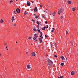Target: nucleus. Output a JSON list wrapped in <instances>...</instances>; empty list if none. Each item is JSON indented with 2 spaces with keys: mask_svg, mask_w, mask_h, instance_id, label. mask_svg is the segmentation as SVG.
I'll use <instances>...</instances> for the list:
<instances>
[{
  "mask_svg": "<svg viewBox=\"0 0 78 78\" xmlns=\"http://www.w3.org/2000/svg\"><path fill=\"white\" fill-rule=\"evenodd\" d=\"M53 45H56V43H54L53 44Z\"/></svg>",
  "mask_w": 78,
  "mask_h": 78,
  "instance_id": "38",
  "label": "nucleus"
},
{
  "mask_svg": "<svg viewBox=\"0 0 78 78\" xmlns=\"http://www.w3.org/2000/svg\"><path fill=\"white\" fill-rule=\"evenodd\" d=\"M60 58H62V61H64V56H61L60 57Z\"/></svg>",
  "mask_w": 78,
  "mask_h": 78,
  "instance_id": "13",
  "label": "nucleus"
},
{
  "mask_svg": "<svg viewBox=\"0 0 78 78\" xmlns=\"http://www.w3.org/2000/svg\"><path fill=\"white\" fill-rule=\"evenodd\" d=\"M44 27L45 28H47V27L46 26H45Z\"/></svg>",
  "mask_w": 78,
  "mask_h": 78,
  "instance_id": "45",
  "label": "nucleus"
},
{
  "mask_svg": "<svg viewBox=\"0 0 78 78\" xmlns=\"http://www.w3.org/2000/svg\"><path fill=\"white\" fill-rule=\"evenodd\" d=\"M27 12H24V15H26L27 14Z\"/></svg>",
  "mask_w": 78,
  "mask_h": 78,
  "instance_id": "37",
  "label": "nucleus"
},
{
  "mask_svg": "<svg viewBox=\"0 0 78 78\" xmlns=\"http://www.w3.org/2000/svg\"><path fill=\"white\" fill-rule=\"evenodd\" d=\"M13 12L15 14H17V12H16V11H13Z\"/></svg>",
  "mask_w": 78,
  "mask_h": 78,
  "instance_id": "23",
  "label": "nucleus"
},
{
  "mask_svg": "<svg viewBox=\"0 0 78 78\" xmlns=\"http://www.w3.org/2000/svg\"><path fill=\"white\" fill-rule=\"evenodd\" d=\"M16 44H17V42L16 41Z\"/></svg>",
  "mask_w": 78,
  "mask_h": 78,
  "instance_id": "59",
  "label": "nucleus"
},
{
  "mask_svg": "<svg viewBox=\"0 0 78 78\" xmlns=\"http://www.w3.org/2000/svg\"><path fill=\"white\" fill-rule=\"evenodd\" d=\"M63 77V76H60V78H62V77Z\"/></svg>",
  "mask_w": 78,
  "mask_h": 78,
  "instance_id": "40",
  "label": "nucleus"
},
{
  "mask_svg": "<svg viewBox=\"0 0 78 78\" xmlns=\"http://www.w3.org/2000/svg\"><path fill=\"white\" fill-rule=\"evenodd\" d=\"M47 28H48V26L47 25V27H46Z\"/></svg>",
  "mask_w": 78,
  "mask_h": 78,
  "instance_id": "46",
  "label": "nucleus"
},
{
  "mask_svg": "<svg viewBox=\"0 0 78 78\" xmlns=\"http://www.w3.org/2000/svg\"><path fill=\"white\" fill-rule=\"evenodd\" d=\"M62 18H63V16H61V17H60V19H62Z\"/></svg>",
  "mask_w": 78,
  "mask_h": 78,
  "instance_id": "33",
  "label": "nucleus"
},
{
  "mask_svg": "<svg viewBox=\"0 0 78 78\" xmlns=\"http://www.w3.org/2000/svg\"><path fill=\"white\" fill-rule=\"evenodd\" d=\"M31 5V3L30 2H29V1H27V5L28 6H30Z\"/></svg>",
  "mask_w": 78,
  "mask_h": 78,
  "instance_id": "6",
  "label": "nucleus"
},
{
  "mask_svg": "<svg viewBox=\"0 0 78 78\" xmlns=\"http://www.w3.org/2000/svg\"><path fill=\"white\" fill-rule=\"evenodd\" d=\"M58 78H60V77H58Z\"/></svg>",
  "mask_w": 78,
  "mask_h": 78,
  "instance_id": "58",
  "label": "nucleus"
},
{
  "mask_svg": "<svg viewBox=\"0 0 78 78\" xmlns=\"http://www.w3.org/2000/svg\"><path fill=\"white\" fill-rule=\"evenodd\" d=\"M68 3L69 5H70L71 3H72V2L71 1H69L68 2Z\"/></svg>",
  "mask_w": 78,
  "mask_h": 78,
  "instance_id": "16",
  "label": "nucleus"
},
{
  "mask_svg": "<svg viewBox=\"0 0 78 78\" xmlns=\"http://www.w3.org/2000/svg\"><path fill=\"white\" fill-rule=\"evenodd\" d=\"M32 22H34L35 21L33 19H32Z\"/></svg>",
  "mask_w": 78,
  "mask_h": 78,
  "instance_id": "30",
  "label": "nucleus"
},
{
  "mask_svg": "<svg viewBox=\"0 0 78 78\" xmlns=\"http://www.w3.org/2000/svg\"><path fill=\"white\" fill-rule=\"evenodd\" d=\"M38 29H39V27H38Z\"/></svg>",
  "mask_w": 78,
  "mask_h": 78,
  "instance_id": "56",
  "label": "nucleus"
},
{
  "mask_svg": "<svg viewBox=\"0 0 78 78\" xmlns=\"http://www.w3.org/2000/svg\"><path fill=\"white\" fill-rule=\"evenodd\" d=\"M61 65L62 66H64V63H61Z\"/></svg>",
  "mask_w": 78,
  "mask_h": 78,
  "instance_id": "21",
  "label": "nucleus"
},
{
  "mask_svg": "<svg viewBox=\"0 0 78 78\" xmlns=\"http://www.w3.org/2000/svg\"><path fill=\"white\" fill-rule=\"evenodd\" d=\"M39 27V25L38 24V25H37V28Z\"/></svg>",
  "mask_w": 78,
  "mask_h": 78,
  "instance_id": "36",
  "label": "nucleus"
},
{
  "mask_svg": "<svg viewBox=\"0 0 78 78\" xmlns=\"http://www.w3.org/2000/svg\"><path fill=\"white\" fill-rule=\"evenodd\" d=\"M11 20H13V21L15 20V19H14V17L12 16V18L11 19Z\"/></svg>",
  "mask_w": 78,
  "mask_h": 78,
  "instance_id": "15",
  "label": "nucleus"
},
{
  "mask_svg": "<svg viewBox=\"0 0 78 78\" xmlns=\"http://www.w3.org/2000/svg\"><path fill=\"white\" fill-rule=\"evenodd\" d=\"M32 56H36V54H35V52H33L32 53Z\"/></svg>",
  "mask_w": 78,
  "mask_h": 78,
  "instance_id": "8",
  "label": "nucleus"
},
{
  "mask_svg": "<svg viewBox=\"0 0 78 78\" xmlns=\"http://www.w3.org/2000/svg\"><path fill=\"white\" fill-rule=\"evenodd\" d=\"M37 24H38V25H40V23H39V22H38V21L37 22Z\"/></svg>",
  "mask_w": 78,
  "mask_h": 78,
  "instance_id": "24",
  "label": "nucleus"
},
{
  "mask_svg": "<svg viewBox=\"0 0 78 78\" xmlns=\"http://www.w3.org/2000/svg\"><path fill=\"white\" fill-rule=\"evenodd\" d=\"M31 45H33V44H31Z\"/></svg>",
  "mask_w": 78,
  "mask_h": 78,
  "instance_id": "61",
  "label": "nucleus"
},
{
  "mask_svg": "<svg viewBox=\"0 0 78 78\" xmlns=\"http://www.w3.org/2000/svg\"><path fill=\"white\" fill-rule=\"evenodd\" d=\"M18 72H19L20 71V69H19V70H18Z\"/></svg>",
  "mask_w": 78,
  "mask_h": 78,
  "instance_id": "55",
  "label": "nucleus"
},
{
  "mask_svg": "<svg viewBox=\"0 0 78 78\" xmlns=\"http://www.w3.org/2000/svg\"><path fill=\"white\" fill-rule=\"evenodd\" d=\"M41 29L42 30H45V28L44 27L43 28H42Z\"/></svg>",
  "mask_w": 78,
  "mask_h": 78,
  "instance_id": "20",
  "label": "nucleus"
},
{
  "mask_svg": "<svg viewBox=\"0 0 78 78\" xmlns=\"http://www.w3.org/2000/svg\"><path fill=\"white\" fill-rule=\"evenodd\" d=\"M26 51H28V49H26Z\"/></svg>",
  "mask_w": 78,
  "mask_h": 78,
  "instance_id": "42",
  "label": "nucleus"
},
{
  "mask_svg": "<svg viewBox=\"0 0 78 78\" xmlns=\"http://www.w3.org/2000/svg\"><path fill=\"white\" fill-rule=\"evenodd\" d=\"M47 66L48 67H51L52 66V65H53V62L50 60L48 59L47 60Z\"/></svg>",
  "mask_w": 78,
  "mask_h": 78,
  "instance_id": "1",
  "label": "nucleus"
},
{
  "mask_svg": "<svg viewBox=\"0 0 78 78\" xmlns=\"http://www.w3.org/2000/svg\"><path fill=\"white\" fill-rule=\"evenodd\" d=\"M16 12L18 13H20V10L19 9H16Z\"/></svg>",
  "mask_w": 78,
  "mask_h": 78,
  "instance_id": "4",
  "label": "nucleus"
},
{
  "mask_svg": "<svg viewBox=\"0 0 78 78\" xmlns=\"http://www.w3.org/2000/svg\"><path fill=\"white\" fill-rule=\"evenodd\" d=\"M26 54H27V55H28V52H26Z\"/></svg>",
  "mask_w": 78,
  "mask_h": 78,
  "instance_id": "49",
  "label": "nucleus"
},
{
  "mask_svg": "<svg viewBox=\"0 0 78 78\" xmlns=\"http://www.w3.org/2000/svg\"><path fill=\"white\" fill-rule=\"evenodd\" d=\"M6 48H7V50H8V47L6 46Z\"/></svg>",
  "mask_w": 78,
  "mask_h": 78,
  "instance_id": "35",
  "label": "nucleus"
},
{
  "mask_svg": "<svg viewBox=\"0 0 78 78\" xmlns=\"http://www.w3.org/2000/svg\"><path fill=\"white\" fill-rule=\"evenodd\" d=\"M52 29L53 30H55V28H52Z\"/></svg>",
  "mask_w": 78,
  "mask_h": 78,
  "instance_id": "52",
  "label": "nucleus"
},
{
  "mask_svg": "<svg viewBox=\"0 0 78 78\" xmlns=\"http://www.w3.org/2000/svg\"><path fill=\"white\" fill-rule=\"evenodd\" d=\"M54 31V30H52L51 31V32H53Z\"/></svg>",
  "mask_w": 78,
  "mask_h": 78,
  "instance_id": "43",
  "label": "nucleus"
},
{
  "mask_svg": "<svg viewBox=\"0 0 78 78\" xmlns=\"http://www.w3.org/2000/svg\"><path fill=\"white\" fill-rule=\"evenodd\" d=\"M12 2H13V1L12 0L10 1V3H12Z\"/></svg>",
  "mask_w": 78,
  "mask_h": 78,
  "instance_id": "22",
  "label": "nucleus"
},
{
  "mask_svg": "<svg viewBox=\"0 0 78 78\" xmlns=\"http://www.w3.org/2000/svg\"><path fill=\"white\" fill-rule=\"evenodd\" d=\"M66 1H65V2H66Z\"/></svg>",
  "mask_w": 78,
  "mask_h": 78,
  "instance_id": "63",
  "label": "nucleus"
},
{
  "mask_svg": "<svg viewBox=\"0 0 78 78\" xmlns=\"http://www.w3.org/2000/svg\"><path fill=\"white\" fill-rule=\"evenodd\" d=\"M43 17L44 18H45V16H43Z\"/></svg>",
  "mask_w": 78,
  "mask_h": 78,
  "instance_id": "51",
  "label": "nucleus"
},
{
  "mask_svg": "<svg viewBox=\"0 0 78 78\" xmlns=\"http://www.w3.org/2000/svg\"><path fill=\"white\" fill-rule=\"evenodd\" d=\"M34 16H36V15L35 14H34Z\"/></svg>",
  "mask_w": 78,
  "mask_h": 78,
  "instance_id": "62",
  "label": "nucleus"
},
{
  "mask_svg": "<svg viewBox=\"0 0 78 78\" xmlns=\"http://www.w3.org/2000/svg\"><path fill=\"white\" fill-rule=\"evenodd\" d=\"M7 44H8L7 43H5V44H4V45H7Z\"/></svg>",
  "mask_w": 78,
  "mask_h": 78,
  "instance_id": "31",
  "label": "nucleus"
},
{
  "mask_svg": "<svg viewBox=\"0 0 78 78\" xmlns=\"http://www.w3.org/2000/svg\"><path fill=\"white\" fill-rule=\"evenodd\" d=\"M55 14H56V12H54L53 13V15H55Z\"/></svg>",
  "mask_w": 78,
  "mask_h": 78,
  "instance_id": "26",
  "label": "nucleus"
},
{
  "mask_svg": "<svg viewBox=\"0 0 78 78\" xmlns=\"http://www.w3.org/2000/svg\"><path fill=\"white\" fill-rule=\"evenodd\" d=\"M71 75H75V72L72 71L71 73Z\"/></svg>",
  "mask_w": 78,
  "mask_h": 78,
  "instance_id": "11",
  "label": "nucleus"
},
{
  "mask_svg": "<svg viewBox=\"0 0 78 78\" xmlns=\"http://www.w3.org/2000/svg\"><path fill=\"white\" fill-rule=\"evenodd\" d=\"M43 37H41V39H43Z\"/></svg>",
  "mask_w": 78,
  "mask_h": 78,
  "instance_id": "48",
  "label": "nucleus"
},
{
  "mask_svg": "<svg viewBox=\"0 0 78 78\" xmlns=\"http://www.w3.org/2000/svg\"><path fill=\"white\" fill-rule=\"evenodd\" d=\"M45 23H46V24H47V23H48V22H47V21H46L45 22Z\"/></svg>",
  "mask_w": 78,
  "mask_h": 78,
  "instance_id": "41",
  "label": "nucleus"
},
{
  "mask_svg": "<svg viewBox=\"0 0 78 78\" xmlns=\"http://www.w3.org/2000/svg\"><path fill=\"white\" fill-rule=\"evenodd\" d=\"M54 56L55 58H57V57H58V56L57 55H55Z\"/></svg>",
  "mask_w": 78,
  "mask_h": 78,
  "instance_id": "39",
  "label": "nucleus"
},
{
  "mask_svg": "<svg viewBox=\"0 0 78 78\" xmlns=\"http://www.w3.org/2000/svg\"><path fill=\"white\" fill-rule=\"evenodd\" d=\"M38 17H39V16H37L35 17V18H36V19H37V18H38Z\"/></svg>",
  "mask_w": 78,
  "mask_h": 78,
  "instance_id": "27",
  "label": "nucleus"
},
{
  "mask_svg": "<svg viewBox=\"0 0 78 78\" xmlns=\"http://www.w3.org/2000/svg\"><path fill=\"white\" fill-rule=\"evenodd\" d=\"M73 11H74L75 10V8H73L72 9Z\"/></svg>",
  "mask_w": 78,
  "mask_h": 78,
  "instance_id": "17",
  "label": "nucleus"
},
{
  "mask_svg": "<svg viewBox=\"0 0 78 78\" xmlns=\"http://www.w3.org/2000/svg\"><path fill=\"white\" fill-rule=\"evenodd\" d=\"M67 60V58H66V59L65 58H64V60L66 61Z\"/></svg>",
  "mask_w": 78,
  "mask_h": 78,
  "instance_id": "29",
  "label": "nucleus"
},
{
  "mask_svg": "<svg viewBox=\"0 0 78 78\" xmlns=\"http://www.w3.org/2000/svg\"><path fill=\"white\" fill-rule=\"evenodd\" d=\"M4 21H3V20L2 19H1V20H0V23H3V22H4Z\"/></svg>",
  "mask_w": 78,
  "mask_h": 78,
  "instance_id": "14",
  "label": "nucleus"
},
{
  "mask_svg": "<svg viewBox=\"0 0 78 78\" xmlns=\"http://www.w3.org/2000/svg\"><path fill=\"white\" fill-rule=\"evenodd\" d=\"M1 55H2V54H0V56H1Z\"/></svg>",
  "mask_w": 78,
  "mask_h": 78,
  "instance_id": "60",
  "label": "nucleus"
},
{
  "mask_svg": "<svg viewBox=\"0 0 78 78\" xmlns=\"http://www.w3.org/2000/svg\"><path fill=\"white\" fill-rule=\"evenodd\" d=\"M49 14H50V15H51V12H50L49 13Z\"/></svg>",
  "mask_w": 78,
  "mask_h": 78,
  "instance_id": "47",
  "label": "nucleus"
},
{
  "mask_svg": "<svg viewBox=\"0 0 78 78\" xmlns=\"http://www.w3.org/2000/svg\"><path fill=\"white\" fill-rule=\"evenodd\" d=\"M36 41H37V40H36Z\"/></svg>",
  "mask_w": 78,
  "mask_h": 78,
  "instance_id": "57",
  "label": "nucleus"
},
{
  "mask_svg": "<svg viewBox=\"0 0 78 78\" xmlns=\"http://www.w3.org/2000/svg\"><path fill=\"white\" fill-rule=\"evenodd\" d=\"M71 44H73V43L72 42H71Z\"/></svg>",
  "mask_w": 78,
  "mask_h": 78,
  "instance_id": "54",
  "label": "nucleus"
},
{
  "mask_svg": "<svg viewBox=\"0 0 78 78\" xmlns=\"http://www.w3.org/2000/svg\"><path fill=\"white\" fill-rule=\"evenodd\" d=\"M13 21H14L13 20H12V22H13Z\"/></svg>",
  "mask_w": 78,
  "mask_h": 78,
  "instance_id": "53",
  "label": "nucleus"
},
{
  "mask_svg": "<svg viewBox=\"0 0 78 78\" xmlns=\"http://www.w3.org/2000/svg\"><path fill=\"white\" fill-rule=\"evenodd\" d=\"M33 30H34V31L35 32L37 31V30L35 28Z\"/></svg>",
  "mask_w": 78,
  "mask_h": 78,
  "instance_id": "19",
  "label": "nucleus"
},
{
  "mask_svg": "<svg viewBox=\"0 0 78 78\" xmlns=\"http://www.w3.org/2000/svg\"><path fill=\"white\" fill-rule=\"evenodd\" d=\"M39 39L40 41V43L41 44V43H42V40L41 38H39Z\"/></svg>",
  "mask_w": 78,
  "mask_h": 78,
  "instance_id": "9",
  "label": "nucleus"
},
{
  "mask_svg": "<svg viewBox=\"0 0 78 78\" xmlns=\"http://www.w3.org/2000/svg\"><path fill=\"white\" fill-rule=\"evenodd\" d=\"M36 38L34 37L33 38V40H36Z\"/></svg>",
  "mask_w": 78,
  "mask_h": 78,
  "instance_id": "25",
  "label": "nucleus"
},
{
  "mask_svg": "<svg viewBox=\"0 0 78 78\" xmlns=\"http://www.w3.org/2000/svg\"><path fill=\"white\" fill-rule=\"evenodd\" d=\"M34 36H35L36 38H37V37H38V35L37 34H35Z\"/></svg>",
  "mask_w": 78,
  "mask_h": 78,
  "instance_id": "12",
  "label": "nucleus"
},
{
  "mask_svg": "<svg viewBox=\"0 0 78 78\" xmlns=\"http://www.w3.org/2000/svg\"><path fill=\"white\" fill-rule=\"evenodd\" d=\"M31 2L32 3H34L32 1H31Z\"/></svg>",
  "mask_w": 78,
  "mask_h": 78,
  "instance_id": "50",
  "label": "nucleus"
},
{
  "mask_svg": "<svg viewBox=\"0 0 78 78\" xmlns=\"http://www.w3.org/2000/svg\"><path fill=\"white\" fill-rule=\"evenodd\" d=\"M45 37H47V35H45Z\"/></svg>",
  "mask_w": 78,
  "mask_h": 78,
  "instance_id": "44",
  "label": "nucleus"
},
{
  "mask_svg": "<svg viewBox=\"0 0 78 78\" xmlns=\"http://www.w3.org/2000/svg\"><path fill=\"white\" fill-rule=\"evenodd\" d=\"M18 0H16V1H17Z\"/></svg>",
  "mask_w": 78,
  "mask_h": 78,
  "instance_id": "64",
  "label": "nucleus"
},
{
  "mask_svg": "<svg viewBox=\"0 0 78 78\" xmlns=\"http://www.w3.org/2000/svg\"><path fill=\"white\" fill-rule=\"evenodd\" d=\"M37 31H38V33H40L41 35L40 36V37H41L42 36V33L41 32V31H40V30L38 29Z\"/></svg>",
  "mask_w": 78,
  "mask_h": 78,
  "instance_id": "3",
  "label": "nucleus"
},
{
  "mask_svg": "<svg viewBox=\"0 0 78 78\" xmlns=\"http://www.w3.org/2000/svg\"><path fill=\"white\" fill-rule=\"evenodd\" d=\"M63 11H64V10L62 9H60L58 10V13L59 15H60V12L62 13Z\"/></svg>",
  "mask_w": 78,
  "mask_h": 78,
  "instance_id": "2",
  "label": "nucleus"
},
{
  "mask_svg": "<svg viewBox=\"0 0 78 78\" xmlns=\"http://www.w3.org/2000/svg\"><path fill=\"white\" fill-rule=\"evenodd\" d=\"M31 65H27V69H31Z\"/></svg>",
  "mask_w": 78,
  "mask_h": 78,
  "instance_id": "5",
  "label": "nucleus"
},
{
  "mask_svg": "<svg viewBox=\"0 0 78 78\" xmlns=\"http://www.w3.org/2000/svg\"><path fill=\"white\" fill-rule=\"evenodd\" d=\"M68 32L67 31H66V34H68Z\"/></svg>",
  "mask_w": 78,
  "mask_h": 78,
  "instance_id": "32",
  "label": "nucleus"
},
{
  "mask_svg": "<svg viewBox=\"0 0 78 78\" xmlns=\"http://www.w3.org/2000/svg\"><path fill=\"white\" fill-rule=\"evenodd\" d=\"M13 26H16V24H15V23H14Z\"/></svg>",
  "mask_w": 78,
  "mask_h": 78,
  "instance_id": "34",
  "label": "nucleus"
},
{
  "mask_svg": "<svg viewBox=\"0 0 78 78\" xmlns=\"http://www.w3.org/2000/svg\"><path fill=\"white\" fill-rule=\"evenodd\" d=\"M40 7H41V8H42V6H43V5H40Z\"/></svg>",
  "mask_w": 78,
  "mask_h": 78,
  "instance_id": "28",
  "label": "nucleus"
},
{
  "mask_svg": "<svg viewBox=\"0 0 78 78\" xmlns=\"http://www.w3.org/2000/svg\"><path fill=\"white\" fill-rule=\"evenodd\" d=\"M28 39L29 40H30V39H31V37H28Z\"/></svg>",
  "mask_w": 78,
  "mask_h": 78,
  "instance_id": "18",
  "label": "nucleus"
},
{
  "mask_svg": "<svg viewBox=\"0 0 78 78\" xmlns=\"http://www.w3.org/2000/svg\"><path fill=\"white\" fill-rule=\"evenodd\" d=\"M49 11H48V10L47 9H46V10H44V12H45L46 13H48V12H49Z\"/></svg>",
  "mask_w": 78,
  "mask_h": 78,
  "instance_id": "7",
  "label": "nucleus"
},
{
  "mask_svg": "<svg viewBox=\"0 0 78 78\" xmlns=\"http://www.w3.org/2000/svg\"><path fill=\"white\" fill-rule=\"evenodd\" d=\"M34 11L35 12H37V7H35L34 9Z\"/></svg>",
  "mask_w": 78,
  "mask_h": 78,
  "instance_id": "10",
  "label": "nucleus"
}]
</instances>
